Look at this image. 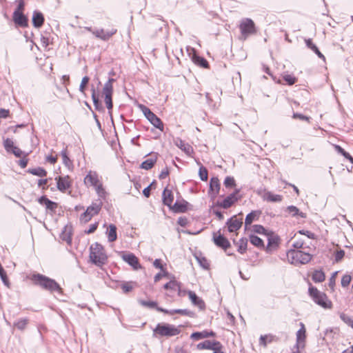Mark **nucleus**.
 Listing matches in <instances>:
<instances>
[{
	"mask_svg": "<svg viewBox=\"0 0 353 353\" xmlns=\"http://www.w3.org/2000/svg\"><path fill=\"white\" fill-rule=\"evenodd\" d=\"M298 233H299L301 234H303V235H305L306 236H307L310 239H316V235L314 233H312V232H311L310 231H308V230H299L298 232Z\"/></svg>",
	"mask_w": 353,
	"mask_h": 353,
	"instance_id": "58",
	"label": "nucleus"
},
{
	"mask_svg": "<svg viewBox=\"0 0 353 353\" xmlns=\"http://www.w3.org/2000/svg\"><path fill=\"white\" fill-rule=\"evenodd\" d=\"M197 261L200 264L201 267L204 269H208L210 266V263L203 256H196Z\"/></svg>",
	"mask_w": 353,
	"mask_h": 353,
	"instance_id": "54",
	"label": "nucleus"
},
{
	"mask_svg": "<svg viewBox=\"0 0 353 353\" xmlns=\"http://www.w3.org/2000/svg\"><path fill=\"white\" fill-rule=\"evenodd\" d=\"M220 345V342L217 341H210L205 340L202 343H200L197 345L198 350H212L216 348L215 346Z\"/></svg>",
	"mask_w": 353,
	"mask_h": 353,
	"instance_id": "26",
	"label": "nucleus"
},
{
	"mask_svg": "<svg viewBox=\"0 0 353 353\" xmlns=\"http://www.w3.org/2000/svg\"><path fill=\"white\" fill-rule=\"evenodd\" d=\"M234 244L237 246V251L241 254H244L247 251L248 239L246 238H241L239 241L236 242L233 240Z\"/></svg>",
	"mask_w": 353,
	"mask_h": 353,
	"instance_id": "34",
	"label": "nucleus"
},
{
	"mask_svg": "<svg viewBox=\"0 0 353 353\" xmlns=\"http://www.w3.org/2000/svg\"><path fill=\"white\" fill-rule=\"evenodd\" d=\"M175 145L188 155H190L193 152L192 147L181 139H177L175 141Z\"/></svg>",
	"mask_w": 353,
	"mask_h": 353,
	"instance_id": "27",
	"label": "nucleus"
},
{
	"mask_svg": "<svg viewBox=\"0 0 353 353\" xmlns=\"http://www.w3.org/2000/svg\"><path fill=\"white\" fill-rule=\"evenodd\" d=\"M193 61L196 65L201 66V68H209V63H208V61L202 57L195 55L193 57Z\"/></svg>",
	"mask_w": 353,
	"mask_h": 353,
	"instance_id": "39",
	"label": "nucleus"
},
{
	"mask_svg": "<svg viewBox=\"0 0 353 353\" xmlns=\"http://www.w3.org/2000/svg\"><path fill=\"white\" fill-rule=\"evenodd\" d=\"M213 241L216 246L224 250H226L230 247V243L228 239L221 233V230H219L217 233L213 234Z\"/></svg>",
	"mask_w": 353,
	"mask_h": 353,
	"instance_id": "12",
	"label": "nucleus"
},
{
	"mask_svg": "<svg viewBox=\"0 0 353 353\" xmlns=\"http://www.w3.org/2000/svg\"><path fill=\"white\" fill-rule=\"evenodd\" d=\"M102 205L103 202L101 199H98L94 202H92V203L88 206L86 210L81 215V222L84 223L88 222L92 216L99 213Z\"/></svg>",
	"mask_w": 353,
	"mask_h": 353,
	"instance_id": "6",
	"label": "nucleus"
},
{
	"mask_svg": "<svg viewBox=\"0 0 353 353\" xmlns=\"http://www.w3.org/2000/svg\"><path fill=\"white\" fill-rule=\"evenodd\" d=\"M29 173L32 175L38 176H46L47 175V172L45 169L41 167H38L36 168L29 169L28 171Z\"/></svg>",
	"mask_w": 353,
	"mask_h": 353,
	"instance_id": "42",
	"label": "nucleus"
},
{
	"mask_svg": "<svg viewBox=\"0 0 353 353\" xmlns=\"http://www.w3.org/2000/svg\"><path fill=\"white\" fill-rule=\"evenodd\" d=\"M30 279L32 281L34 285L39 287L43 290L48 291L50 293H62V288L59 284L55 280L43 274L34 273L30 276Z\"/></svg>",
	"mask_w": 353,
	"mask_h": 353,
	"instance_id": "1",
	"label": "nucleus"
},
{
	"mask_svg": "<svg viewBox=\"0 0 353 353\" xmlns=\"http://www.w3.org/2000/svg\"><path fill=\"white\" fill-rule=\"evenodd\" d=\"M29 320L27 318L20 319L14 323V326L19 330H24L28 324Z\"/></svg>",
	"mask_w": 353,
	"mask_h": 353,
	"instance_id": "40",
	"label": "nucleus"
},
{
	"mask_svg": "<svg viewBox=\"0 0 353 353\" xmlns=\"http://www.w3.org/2000/svg\"><path fill=\"white\" fill-rule=\"evenodd\" d=\"M115 81L113 78H110L108 81L104 84L103 88V94L105 96V103L106 107L111 114V110L113 107L112 103V94H113V86L112 83Z\"/></svg>",
	"mask_w": 353,
	"mask_h": 353,
	"instance_id": "7",
	"label": "nucleus"
},
{
	"mask_svg": "<svg viewBox=\"0 0 353 353\" xmlns=\"http://www.w3.org/2000/svg\"><path fill=\"white\" fill-rule=\"evenodd\" d=\"M303 243L304 242L303 240H298L292 243V247L296 249H300L303 247Z\"/></svg>",
	"mask_w": 353,
	"mask_h": 353,
	"instance_id": "64",
	"label": "nucleus"
},
{
	"mask_svg": "<svg viewBox=\"0 0 353 353\" xmlns=\"http://www.w3.org/2000/svg\"><path fill=\"white\" fill-rule=\"evenodd\" d=\"M32 21L33 26L37 28H39L44 23V17L41 12L34 11L33 12Z\"/></svg>",
	"mask_w": 353,
	"mask_h": 353,
	"instance_id": "25",
	"label": "nucleus"
},
{
	"mask_svg": "<svg viewBox=\"0 0 353 353\" xmlns=\"http://www.w3.org/2000/svg\"><path fill=\"white\" fill-rule=\"evenodd\" d=\"M38 202L41 205H45L46 209L48 210H50L51 212H54L56 209L58 207V204L56 202H54V201L50 200L45 195L44 196H41L40 198H39Z\"/></svg>",
	"mask_w": 353,
	"mask_h": 353,
	"instance_id": "20",
	"label": "nucleus"
},
{
	"mask_svg": "<svg viewBox=\"0 0 353 353\" xmlns=\"http://www.w3.org/2000/svg\"><path fill=\"white\" fill-rule=\"evenodd\" d=\"M180 285V283L176 281L175 280L170 281L168 283H165L163 286L165 290H170L176 291Z\"/></svg>",
	"mask_w": 353,
	"mask_h": 353,
	"instance_id": "43",
	"label": "nucleus"
},
{
	"mask_svg": "<svg viewBox=\"0 0 353 353\" xmlns=\"http://www.w3.org/2000/svg\"><path fill=\"white\" fill-rule=\"evenodd\" d=\"M13 21L16 25L24 28L28 25V18L19 10H14L13 13Z\"/></svg>",
	"mask_w": 353,
	"mask_h": 353,
	"instance_id": "17",
	"label": "nucleus"
},
{
	"mask_svg": "<svg viewBox=\"0 0 353 353\" xmlns=\"http://www.w3.org/2000/svg\"><path fill=\"white\" fill-rule=\"evenodd\" d=\"M301 328L296 332V344L297 346L302 345V347L304 346V343L305 339V325L303 323H300Z\"/></svg>",
	"mask_w": 353,
	"mask_h": 353,
	"instance_id": "29",
	"label": "nucleus"
},
{
	"mask_svg": "<svg viewBox=\"0 0 353 353\" xmlns=\"http://www.w3.org/2000/svg\"><path fill=\"white\" fill-rule=\"evenodd\" d=\"M288 257L292 259V263L294 264H306L309 263L312 256L301 250H290L288 252Z\"/></svg>",
	"mask_w": 353,
	"mask_h": 353,
	"instance_id": "5",
	"label": "nucleus"
},
{
	"mask_svg": "<svg viewBox=\"0 0 353 353\" xmlns=\"http://www.w3.org/2000/svg\"><path fill=\"white\" fill-rule=\"evenodd\" d=\"M223 184L225 186V188H232L236 185L235 180L232 176H226L224 180Z\"/></svg>",
	"mask_w": 353,
	"mask_h": 353,
	"instance_id": "53",
	"label": "nucleus"
},
{
	"mask_svg": "<svg viewBox=\"0 0 353 353\" xmlns=\"http://www.w3.org/2000/svg\"><path fill=\"white\" fill-rule=\"evenodd\" d=\"M261 211L259 210H256V211H252L251 212H250L248 214H247L246 217H245V229L247 228V227L250 225L254 220H256L259 219L260 214H261Z\"/></svg>",
	"mask_w": 353,
	"mask_h": 353,
	"instance_id": "32",
	"label": "nucleus"
},
{
	"mask_svg": "<svg viewBox=\"0 0 353 353\" xmlns=\"http://www.w3.org/2000/svg\"><path fill=\"white\" fill-rule=\"evenodd\" d=\"M139 108L146 119L157 129L163 131V123L161 120L154 114L150 108L144 105H139Z\"/></svg>",
	"mask_w": 353,
	"mask_h": 353,
	"instance_id": "8",
	"label": "nucleus"
},
{
	"mask_svg": "<svg viewBox=\"0 0 353 353\" xmlns=\"http://www.w3.org/2000/svg\"><path fill=\"white\" fill-rule=\"evenodd\" d=\"M139 303L144 307H148L150 308H155L158 311V308H161L157 305V303L156 301H148L144 300H140Z\"/></svg>",
	"mask_w": 353,
	"mask_h": 353,
	"instance_id": "47",
	"label": "nucleus"
},
{
	"mask_svg": "<svg viewBox=\"0 0 353 353\" xmlns=\"http://www.w3.org/2000/svg\"><path fill=\"white\" fill-rule=\"evenodd\" d=\"M188 295L194 305L197 306L200 310L205 309V304L204 301L200 297H199L195 292L189 290L188 292Z\"/></svg>",
	"mask_w": 353,
	"mask_h": 353,
	"instance_id": "22",
	"label": "nucleus"
},
{
	"mask_svg": "<svg viewBox=\"0 0 353 353\" xmlns=\"http://www.w3.org/2000/svg\"><path fill=\"white\" fill-rule=\"evenodd\" d=\"M351 279H352V278H351L350 275H349V274L343 275L341 279V286L343 288H347L350 285Z\"/></svg>",
	"mask_w": 353,
	"mask_h": 353,
	"instance_id": "57",
	"label": "nucleus"
},
{
	"mask_svg": "<svg viewBox=\"0 0 353 353\" xmlns=\"http://www.w3.org/2000/svg\"><path fill=\"white\" fill-rule=\"evenodd\" d=\"M89 81H90V78L88 76H85L83 77L81 84H80V86H79V91L81 93L85 94V87L88 85V83H89Z\"/></svg>",
	"mask_w": 353,
	"mask_h": 353,
	"instance_id": "55",
	"label": "nucleus"
},
{
	"mask_svg": "<svg viewBox=\"0 0 353 353\" xmlns=\"http://www.w3.org/2000/svg\"><path fill=\"white\" fill-rule=\"evenodd\" d=\"M306 46L311 49L320 59H322L323 61L325 60V56L319 51L317 46L313 43L311 39H307L305 40Z\"/></svg>",
	"mask_w": 353,
	"mask_h": 353,
	"instance_id": "33",
	"label": "nucleus"
},
{
	"mask_svg": "<svg viewBox=\"0 0 353 353\" xmlns=\"http://www.w3.org/2000/svg\"><path fill=\"white\" fill-rule=\"evenodd\" d=\"M181 330L179 327L169 323H158L153 330L154 336L171 337L179 334Z\"/></svg>",
	"mask_w": 353,
	"mask_h": 353,
	"instance_id": "3",
	"label": "nucleus"
},
{
	"mask_svg": "<svg viewBox=\"0 0 353 353\" xmlns=\"http://www.w3.org/2000/svg\"><path fill=\"white\" fill-rule=\"evenodd\" d=\"M117 32L116 29H112L110 31H105L103 29L94 30L92 34L97 38L103 41H108L113 34Z\"/></svg>",
	"mask_w": 353,
	"mask_h": 353,
	"instance_id": "18",
	"label": "nucleus"
},
{
	"mask_svg": "<svg viewBox=\"0 0 353 353\" xmlns=\"http://www.w3.org/2000/svg\"><path fill=\"white\" fill-rule=\"evenodd\" d=\"M308 291L310 296L316 304L324 308L331 307L332 303L324 292H320L316 288L312 285L310 286Z\"/></svg>",
	"mask_w": 353,
	"mask_h": 353,
	"instance_id": "4",
	"label": "nucleus"
},
{
	"mask_svg": "<svg viewBox=\"0 0 353 353\" xmlns=\"http://www.w3.org/2000/svg\"><path fill=\"white\" fill-rule=\"evenodd\" d=\"M3 146L7 152L12 153L17 157H21L23 154V152L15 146L13 141L9 138L4 139Z\"/></svg>",
	"mask_w": 353,
	"mask_h": 353,
	"instance_id": "11",
	"label": "nucleus"
},
{
	"mask_svg": "<svg viewBox=\"0 0 353 353\" xmlns=\"http://www.w3.org/2000/svg\"><path fill=\"white\" fill-rule=\"evenodd\" d=\"M173 200L174 196L172 191L165 188L162 193L163 203L170 208H172V203Z\"/></svg>",
	"mask_w": 353,
	"mask_h": 353,
	"instance_id": "23",
	"label": "nucleus"
},
{
	"mask_svg": "<svg viewBox=\"0 0 353 353\" xmlns=\"http://www.w3.org/2000/svg\"><path fill=\"white\" fill-rule=\"evenodd\" d=\"M252 230L256 234H263L266 233L265 228L261 225H254L252 226Z\"/></svg>",
	"mask_w": 353,
	"mask_h": 353,
	"instance_id": "56",
	"label": "nucleus"
},
{
	"mask_svg": "<svg viewBox=\"0 0 353 353\" xmlns=\"http://www.w3.org/2000/svg\"><path fill=\"white\" fill-rule=\"evenodd\" d=\"M215 336H216V334L213 331L209 332L207 330H204L203 332H193L191 334L190 338L193 340L197 341V340H200V339H205V338L214 337Z\"/></svg>",
	"mask_w": 353,
	"mask_h": 353,
	"instance_id": "24",
	"label": "nucleus"
},
{
	"mask_svg": "<svg viewBox=\"0 0 353 353\" xmlns=\"http://www.w3.org/2000/svg\"><path fill=\"white\" fill-rule=\"evenodd\" d=\"M272 341V336L271 335H261L259 339V343L261 345L266 346L268 343Z\"/></svg>",
	"mask_w": 353,
	"mask_h": 353,
	"instance_id": "50",
	"label": "nucleus"
},
{
	"mask_svg": "<svg viewBox=\"0 0 353 353\" xmlns=\"http://www.w3.org/2000/svg\"><path fill=\"white\" fill-rule=\"evenodd\" d=\"M98 225H99V223L97 222H96L93 224H91L89 227V229L88 230H85V232L86 234L93 233L97 229Z\"/></svg>",
	"mask_w": 353,
	"mask_h": 353,
	"instance_id": "61",
	"label": "nucleus"
},
{
	"mask_svg": "<svg viewBox=\"0 0 353 353\" xmlns=\"http://www.w3.org/2000/svg\"><path fill=\"white\" fill-rule=\"evenodd\" d=\"M107 234L108 241L110 242L115 241L117 239V227L114 224H110L107 231Z\"/></svg>",
	"mask_w": 353,
	"mask_h": 353,
	"instance_id": "36",
	"label": "nucleus"
},
{
	"mask_svg": "<svg viewBox=\"0 0 353 353\" xmlns=\"http://www.w3.org/2000/svg\"><path fill=\"white\" fill-rule=\"evenodd\" d=\"M169 175V170L168 168L166 167L165 169H163L159 176V179H165L167 176H168Z\"/></svg>",
	"mask_w": 353,
	"mask_h": 353,
	"instance_id": "63",
	"label": "nucleus"
},
{
	"mask_svg": "<svg viewBox=\"0 0 353 353\" xmlns=\"http://www.w3.org/2000/svg\"><path fill=\"white\" fill-rule=\"evenodd\" d=\"M157 159V157L148 159L141 163L140 168L146 170H150L156 163Z\"/></svg>",
	"mask_w": 353,
	"mask_h": 353,
	"instance_id": "37",
	"label": "nucleus"
},
{
	"mask_svg": "<svg viewBox=\"0 0 353 353\" xmlns=\"http://www.w3.org/2000/svg\"><path fill=\"white\" fill-rule=\"evenodd\" d=\"M249 238H250V243L253 245H254L259 248H264L263 241L260 237H259L258 236L254 235V234H250Z\"/></svg>",
	"mask_w": 353,
	"mask_h": 353,
	"instance_id": "38",
	"label": "nucleus"
},
{
	"mask_svg": "<svg viewBox=\"0 0 353 353\" xmlns=\"http://www.w3.org/2000/svg\"><path fill=\"white\" fill-rule=\"evenodd\" d=\"M312 280L316 283H321L323 282L325 279V276L323 271L321 270H315L312 274Z\"/></svg>",
	"mask_w": 353,
	"mask_h": 353,
	"instance_id": "41",
	"label": "nucleus"
},
{
	"mask_svg": "<svg viewBox=\"0 0 353 353\" xmlns=\"http://www.w3.org/2000/svg\"><path fill=\"white\" fill-rule=\"evenodd\" d=\"M199 176L200 177V179L203 181H206L208 180V170L203 165H201L199 168Z\"/></svg>",
	"mask_w": 353,
	"mask_h": 353,
	"instance_id": "49",
	"label": "nucleus"
},
{
	"mask_svg": "<svg viewBox=\"0 0 353 353\" xmlns=\"http://www.w3.org/2000/svg\"><path fill=\"white\" fill-rule=\"evenodd\" d=\"M340 319L348 326L353 328V319L350 316L345 313H341L340 314Z\"/></svg>",
	"mask_w": 353,
	"mask_h": 353,
	"instance_id": "48",
	"label": "nucleus"
},
{
	"mask_svg": "<svg viewBox=\"0 0 353 353\" xmlns=\"http://www.w3.org/2000/svg\"><path fill=\"white\" fill-rule=\"evenodd\" d=\"M90 258L91 261L99 267L103 266L106 263L108 257L104 252L103 247L95 243L90 248Z\"/></svg>",
	"mask_w": 353,
	"mask_h": 353,
	"instance_id": "2",
	"label": "nucleus"
},
{
	"mask_svg": "<svg viewBox=\"0 0 353 353\" xmlns=\"http://www.w3.org/2000/svg\"><path fill=\"white\" fill-rule=\"evenodd\" d=\"M240 30L243 36L246 37L256 32L254 21L250 19H243L240 24Z\"/></svg>",
	"mask_w": 353,
	"mask_h": 353,
	"instance_id": "10",
	"label": "nucleus"
},
{
	"mask_svg": "<svg viewBox=\"0 0 353 353\" xmlns=\"http://www.w3.org/2000/svg\"><path fill=\"white\" fill-rule=\"evenodd\" d=\"M61 154L62 157L63 163L66 167L70 168L71 165H72V162L68 156L66 149L63 150L61 152Z\"/></svg>",
	"mask_w": 353,
	"mask_h": 353,
	"instance_id": "46",
	"label": "nucleus"
},
{
	"mask_svg": "<svg viewBox=\"0 0 353 353\" xmlns=\"http://www.w3.org/2000/svg\"><path fill=\"white\" fill-rule=\"evenodd\" d=\"M94 188H95V190H96V192H97L98 196L100 197L99 199H105V194H106V192L104 190V188H103L102 184L101 183H99Z\"/></svg>",
	"mask_w": 353,
	"mask_h": 353,
	"instance_id": "51",
	"label": "nucleus"
},
{
	"mask_svg": "<svg viewBox=\"0 0 353 353\" xmlns=\"http://www.w3.org/2000/svg\"><path fill=\"white\" fill-rule=\"evenodd\" d=\"M158 311L161 312H163L165 314H168L170 315H173L174 314H179L183 316H187L189 317H194L195 313L192 311H190L188 309H175L172 310H168L164 308H158Z\"/></svg>",
	"mask_w": 353,
	"mask_h": 353,
	"instance_id": "15",
	"label": "nucleus"
},
{
	"mask_svg": "<svg viewBox=\"0 0 353 353\" xmlns=\"http://www.w3.org/2000/svg\"><path fill=\"white\" fill-rule=\"evenodd\" d=\"M283 79L289 85H294L297 80L295 77L291 74H284Z\"/></svg>",
	"mask_w": 353,
	"mask_h": 353,
	"instance_id": "52",
	"label": "nucleus"
},
{
	"mask_svg": "<svg viewBox=\"0 0 353 353\" xmlns=\"http://www.w3.org/2000/svg\"><path fill=\"white\" fill-rule=\"evenodd\" d=\"M239 189H235L232 193L227 196L222 201H217L215 203V205L223 209L230 208L233 204H234L239 199H241V197L239 196Z\"/></svg>",
	"mask_w": 353,
	"mask_h": 353,
	"instance_id": "9",
	"label": "nucleus"
},
{
	"mask_svg": "<svg viewBox=\"0 0 353 353\" xmlns=\"http://www.w3.org/2000/svg\"><path fill=\"white\" fill-rule=\"evenodd\" d=\"M282 196L279 194H274L271 192L266 194V199L271 202H281L282 201Z\"/></svg>",
	"mask_w": 353,
	"mask_h": 353,
	"instance_id": "45",
	"label": "nucleus"
},
{
	"mask_svg": "<svg viewBox=\"0 0 353 353\" xmlns=\"http://www.w3.org/2000/svg\"><path fill=\"white\" fill-rule=\"evenodd\" d=\"M336 151L341 154L345 159L350 158V154L339 145L335 146Z\"/></svg>",
	"mask_w": 353,
	"mask_h": 353,
	"instance_id": "60",
	"label": "nucleus"
},
{
	"mask_svg": "<svg viewBox=\"0 0 353 353\" xmlns=\"http://www.w3.org/2000/svg\"><path fill=\"white\" fill-rule=\"evenodd\" d=\"M220 183L218 177H212L210 181L208 194L212 199H214L219 193Z\"/></svg>",
	"mask_w": 353,
	"mask_h": 353,
	"instance_id": "14",
	"label": "nucleus"
},
{
	"mask_svg": "<svg viewBox=\"0 0 353 353\" xmlns=\"http://www.w3.org/2000/svg\"><path fill=\"white\" fill-rule=\"evenodd\" d=\"M60 238L70 245L72 243V227L65 225L60 234Z\"/></svg>",
	"mask_w": 353,
	"mask_h": 353,
	"instance_id": "28",
	"label": "nucleus"
},
{
	"mask_svg": "<svg viewBox=\"0 0 353 353\" xmlns=\"http://www.w3.org/2000/svg\"><path fill=\"white\" fill-rule=\"evenodd\" d=\"M242 224V219H238L236 215L228 219L226 222V225L229 232H234L238 231L241 228Z\"/></svg>",
	"mask_w": 353,
	"mask_h": 353,
	"instance_id": "13",
	"label": "nucleus"
},
{
	"mask_svg": "<svg viewBox=\"0 0 353 353\" xmlns=\"http://www.w3.org/2000/svg\"><path fill=\"white\" fill-rule=\"evenodd\" d=\"M121 289L125 293H127L132 290V286L128 283H125L121 285Z\"/></svg>",
	"mask_w": 353,
	"mask_h": 353,
	"instance_id": "62",
	"label": "nucleus"
},
{
	"mask_svg": "<svg viewBox=\"0 0 353 353\" xmlns=\"http://www.w3.org/2000/svg\"><path fill=\"white\" fill-rule=\"evenodd\" d=\"M122 259L132 266L134 270L141 268L138 258L132 253H126L122 255Z\"/></svg>",
	"mask_w": 353,
	"mask_h": 353,
	"instance_id": "16",
	"label": "nucleus"
},
{
	"mask_svg": "<svg viewBox=\"0 0 353 353\" xmlns=\"http://www.w3.org/2000/svg\"><path fill=\"white\" fill-rule=\"evenodd\" d=\"M188 203L185 201H183V203L176 201L170 209L172 210L174 212L176 213H183L188 210Z\"/></svg>",
	"mask_w": 353,
	"mask_h": 353,
	"instance_id": "31",
	"label": "nucleus"
},
{
	"mask_svg": "<svg viewBox=\"0 0 353 353\" xmlns=\"http://www.w3.org/2000/svg\"><path fill=\"white\" fill-rule=\"evenodd\" d=\"M286 212L290 214L293 217L300 216L301 218H306V214L302 212H300L298 208L294 205H290L286 208Z\"/></svg>",
	"mask_w": 353,
	"mask_h": 353,
	"instance_id": "35",
	"label": "nucleus"
},
{
	"mask_svg": "<svg viewBox=\"0 0 353 353\" xmlns=\"http://www.w3.org/2000/svg\"><path fill=\"white\" fill-rule=\"evenodd\" d=\"M91 91H92V99L93 101V103H94L95 110H97V111H99V112L104 111V108L102 105V103L101 102V101L99 99V96L97 94L95 88L94 87H92Z\"/></svg>",
	"mask_w": 353,
	"mask_h": 353,
	"instance_id": "30",
	"label": "nucleus"
},
{
	"mask_svg": "<svg viewBox=\"0 0 353 353\" xmlns=\"http://www.w3.org/2000/svg\"><path fill=\"white\" fill-rule=\"evenodd\" d=\"M69 179L68 176L64 177L58 176L55 179L57 181V189L59 191L64 192L67 189L70 188L71 183Z\"/></svg>",
	"mask_w": 353,
	"mask_h": 353,
	"instance_id": "19",
	"label": "nucleus"
},
{
	"mask_svg": "<svg viewBox=\"0 0 353 353\" xmlns=\"http://www.w3.org/2000/svg\"><path fill=\"white\" fill-rule=\"evenodd\" d=\"M279 237L278 236H271L268 237V242L267 246V251L272 246L277 247L279 245Z\"/></svg>",
	"mask_w": 353,
	"mask_h": 353,
	"instance_id": "44",
	"label": "nucleus"
},
{
	"mask_svg": "<svg viewBox=\"0 0 353 353\" xmlns=\"http://www.w3.org/2000/svg\"><path fill=\"white\" fill-rule=\"evenodd\" d=\"M345 252L343 250H340L336 252L335 253V261L336 263L339 262L344 256Z\"/></svg>",
	"mask_w": 353,
	"mask_h": 353,
	"instance_id": "59",
	"label": "nucleus"
},
{
	"mask_svg": "<svg viewBox=\"0 0 353 353\" xmlns=\"http://www.w3.org/2000/svg\"><path fill=\"white\" fill-rule=\"evenodd\" d=\"M84 183L88 186L94 187L100 183L97 173L96 172L90 171L84 178Z\"/></svg>",
	"mask_w": 353,
	"mask_h": 353,
	"instance_id": "21",
	"label": "nucleus"
}]
</instances>
